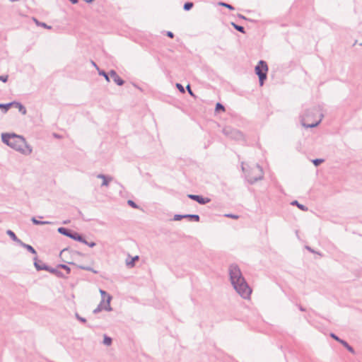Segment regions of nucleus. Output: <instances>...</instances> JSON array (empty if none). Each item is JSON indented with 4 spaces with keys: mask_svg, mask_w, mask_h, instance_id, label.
<instances>
[{
    "mask_svg": "<svg viewBox=\"0 0 362 362\" xmlns=\"http://www.w3.org/2000/svg\"><path fill=\"white\" fill-rule=\"evenodd\" d=\"M1 141L4 144L24 155L32 153V147L28 144L23 136L15 133H2Z\"/></svg>",
    "mask_w": 362,
    "mask_h": 362,
    "instance_id": "nucleus-1",
    "label": "nucleus"
},
{
    "mask_svg": "<svg viewBox=\"0 0 362 362\" xmlns=\"http://www.w3.org/2000/svg\"><path fill=\"white\" fill-rule=\"evenodd\" d=\"M232 285L235 290L244 298H248L252 289L247 284L245 278L242 276V273H229Z\"/></svg>",
    "mask_w": 362,
    "mask_h": 362,
    "instance_id": "nucleus-2",
    "label": "nucleus"
},
{
    "mask_svg": "<svg viewBox=\"0 0 362 362\" xmlns=\"http://www.w3.org/2000/svg\"><path fill=\"white\" fill-rule=\"evenodd\" d=\"M245 179L250 184L253 185L256 182L261 180L264 177L263 168L259 164H256L255 168L252 169V172L245 173Z\"/></svg>",
    "mask_w": 362,
    "mask_h": 362,
    "instance_id": "nucleus-3",
    "label": "nucleus"
},
{
    "mask_svg": "<svg viewBox=\"0 0 362 362\" xmlns=\"http://www.w3.org/2000/svg\"><path fill=\"white\" fill-rule=\"evenodd\" d=\"M268 69V65L264 60H259L255 68V72L259 78L260 86H262L267 80Z\"/></svg>",
    "mask_w": 362,
    "mask_h": 362,
    "instance_id": "nucleus-4",
    "label": "nucleus"
},
{
    "mask_svg": "<svg viewBox=\"0 0 362 362\" xmlns=\"http://www.w3.org/2000/svg\"><path fill=\"white\" fill-rule=\"evenodd\" d=\"M317 110L315 109L306 110L304 114L301 117L300 122L301 124L305 128H314L319 125L322 118L320 117L318 120H315L311 123L307 122L308 118L310 115L314 114Z\"/></svg>",
    "mask_w": 362,
    "mask_h": 362,
    "instance_id": "nucleus-5",
    "label": "nucleus"
},
{
    "mask_svg": "<svg viewBox=\"0 0 362 362\" xmlns=\"http://www.w3.org/2000/svg\"><path fill=\"white\" fill-rule=\"evenodd\" d=\"M112 297L110 295H107V300L104 299L100 303V304L97 306V308L93 310V313L97 314L100 313L101 310H105L107 311H111L112 307L110 306V300Z\"/></svg>",
    "mask_w": 362,
    "mask_h": 362,
    "instance_id": "nucleus-6",
    "label": "nucleus"
},
{
    "mask_svg": "<svg viewBox=\"0 0 362 362\" xmlns=\"http://www.w3.org/2000/svg\"><path fill=\"white\" fill-rule=\"evenodd\" d=\"M34 266L37 271L45 270L46 272H57L56 269H52V267L47 265L42 261L38 259L37 257H34Z\"/></svg>",
    "mask_w": 362,
    "mask_h": 362,
    "instance_id": "nucleus-7",
    "label": "nucleus"
},
{
    "mask_svg": "<svg viewBox=\"0 0 362 362\" xmlns=\"http://www.w3.org/2000/svg\"><path fill=\"white\" fill-rule=\"evenodd\" d=\"M223 133L226 136H230V137L239 140L243 138V134L239 130L231 129L230 127H226L223 129Z\"/></svg>",
    "mask_w": 362,
    "mask_h": 362,
    "instance_id": "nucleus-8",
    "label": "nucleus"
},
{
    "mask_svg": "<svg viewBox=\"0 0 362 362\" xmlns=\"http://www.w3.org/2000/svg\"><path fill=\"white\" fill-rule=\"evenodd\" d=\"M183 218L194 222H199L200 220V217L198 214H175L173 217L174 221H181Z\"/></svg>",
    "mask_w": 362,
    "mask_h": 362,
    "instance_id": "nucleus-9",
    "label": "nucleus"
},
{
    "mask_svg": "<svg viewBox=\"0 0 362 362\" xmlns=\"http://www.w3.org/2000/svg\"><path fill=\"white\" fill-rule=\"evenodd\" d=\"M187 197L194 202H197L199 204L204 205L211 202V199L209 197H203L200 194H187Z\"/></svg>",
    "mask_w": 362,
    "mask_h": 362,
    "instance_id": "nucleus-10",
    "label": "nucleus"
},
{
    "mask_svg": "<svg viewBox=\"0 0 362 362\" xmlns=\"http://www.w3.org/2000/svg\"><path fill=\"white\" fill-rule=\"evenodd\" d=\"M110 78H112V80L114 81V82L119 86H122L124 84L125 81L124 80H123L118 74L116 72V71H115L114 69H111L110 71Z\"/></svg>",
    "mask_w": 362,
    "mask_h": 362,
    "instance_id": "nucleus-11",
    "label": "nucleus"
},
{
    "mask_svg": "<svg viewBox=\"0 0 362 362\" xmlns=\"http://www.w3.org/2000/svg\"><path fill=\"white\" fill-rule=\"evenodd\" d=\"M330 336L332 338L334 339L336 341L341 344L349 352H351V354L355 353L354 348L351 346H350L346 341L339 339L336 334L333 333H332Z\"/></svg>",
    "mask_w": 362,
    "mask_h": 362,
    "instance_id": "nucleus-12",
    "label": "nucleus"
},
{
    "mask_svg": "<svg viewBox=\"0 0 362 362\" xmlns=\"http://www.w3.org/2000/svg\"><path fill=\"white\" fill-rule=\"evenodd\" d=\"M69 238L74 240L82 243H86V240L82 234L72 230L71 235Z\"/></svg>",
    "mask_w": 362,
    "mask_h": 362,
    "instance_id": "nucleus-13",
    "label": "nucleus"
},
{
    "mask_svg": "<svg viewBox=\"0 0 362 362\" xmlns=\"http://www.w3.org/2000/svg\"><path fill=\"white\" fill-rule=\"evenodd\" d=\"M139 257L138 255L132 257L129 255L125 260L126 265L128 268L132 269L135 266L136 262L139 261Z\"/></svg>",
    "mask_w": 362,
    "mask_h": 362,
    "instance_id": "nucleus-14",
    "label": "nucleus"
},
{
    "mask_svg": "<svg viewBox=\"0 0 362 362\" xmlns=\"http://www.w3.org/2000/svg\"><path fill=\"white\" fill-rule=\"evenodd\" d=\"M66 262L69 264L75 266L76 269L86 270L88 272H96L93 268H91L89 265H86V264H77L74 262Z\"/></svg>",
    "mask_w": 362,
    "mask_h": 362,
    "instance_id": "nucleus-15",
    "label": "nucleus"
},
{
    "mask_svg": "<svg viewBox=\"0 0 362 362\" xmlns=\"http://www.w3.org/2000/svg\"><path fill=\"white\" fill-rule=\"evenodd\" d=\"M97 177L103 180L101 187H107L110 182L112 180V177L104 174H98Z\"/></svg>",
    "mask_w": 362,
    "mask_h": 362,
    "instance_id": "nucleus-16",
    "label": "nucleus"
},
{
    "mask_svg": "<svg viewBox=\"0 0 362 362\" xmlns=\"http://www.w3.org/2000/svg\"><path fill=\"white\" fill-rule=\"evenodd\" d=\"M68 253L71 254L72 257L81 255V252H79L76 250H74L73 249H71V247H66V248L63 249L61 251L60 255L62 257H64Z\"/></svg>",
    "mask_w": 362,
    "mask_h": 362,
    "instance_id": "nucleus-17",
    "label": "nucleus"
},
{
    "mask_svg": "<svg viewBox=\"0 0 362 362\" xmlns=\"http://www.w3.org/2000/svg\"><path fill=\"white\" fill-rule=\"evenodd\" d=\"M12 107H15L22 115H25L27 112L25 107L20 102L12 101L11 102Z\"/></svg>",
    "mask_w": 362,
    "mask_h": 362,
    "instance_id": "nucleus-18",
    "label": "nucleus"
},
{
    "mask_svg": "<svg viewBox=\"0 0 362 362\" xmlns=\"http://www.w3.org/2000/svg\"><path fill=\"white\" fill-rule=\"evenodd\" d=\"M6 234L10 237V238H11L13 241H14V242L17 243L18 245H20V244L21 243L22 240H20V239L16 236V235L15 234V233H14L13 230H10V229L7 230H6Z\"/></svg>",
    "mask_w": 362,
    "mask_h": 362,
    "instance_id": "nucleus-19",
    "label": "nucleus"
},
{
    "mask_svg": "<svg viewBox=\"0 0 362 362\" xmlns=\"http://www.w3.org/2000/svg\"><path fill=\"white\" fill-rule=\"evenodd\" d=\"M57 231L59 233L69 238L72 230L65 227H59Z\"/></svg>",
    "mask_w": 362,
    "mask_h": 362,
    "instance_id": "nucleus-20",
    "label": "nucleus"
},
{
    "mask_svg": "<svg viewBox=\"0 0 362 362\" xmlns=\"http://www.w3.org/2000/svg\"><path fill=\"white\" fill-rule=\"evenodd\" d=\"M19 245L23 247V248H25L29 252L33 255H37L35 249L32 245L24 243L23 241Z\"/></svg>",
    "mask_w": 362,
    "mask_h": 362,
    "instance_id": "nucleus-21",
    "label": "nucleus"
},
{
    "mask_svg": "<svg viewBox=\"0 0 362 362\" xmlns=\"http://www.w3.org/2000/svg\"><path fill=\"white\" fill-rule=\"evenodd\" d=\"M291 205L297 206L300 210L303 211H307L308 210V208L306 206L299 203L297 200L292 201L291 202Z\"/></svg>",
    "mask_w": 362,
    "mask_h": 362,
    "instance_id": "nucleus-22",
    "label": "nucleus"
},
{
    "mask_svg": "<svg viewBox=\"0 0 362 362\" xmlns=\"http://www.w3.org/2000/svg\"><path fill=\"white\" fill-rule=\"evenodd\" d=\"M31 221L35 226L48 225V224H51L52 223V222L48 221H40V220H37L35 217H32Z\"/></svg>",
    "mask_w": 362,
    "mask_h": 362,
    "instance_id": "nucleus-23",
    "label": "nucleus"
},
{
    "mask_svg": "<svg viewBox=\"0 0 362 362\" xmlns=\"http://www.w3.org/2000/svg\"><path fill=\"white\" fill-rule=\"evenodd\" d=\"M52 269H56V270L57 272H59V269H63L66 272H71V268L67 264H58L56 265V267H52Z\"/></svg>",
    "mask_w": 362,
    "mask_h": 362,
    "instance_id": "nucleus-24",
    "label": "nucleus"
},
{
    "mask_svg": "<svg viewBox=\"0 0 362 362\" xmlns=\"http://www.w3.org/2000/svg\"><path fill=\"white\" fill-rule=\"evenodd\" d=\"M98 74L100 76H102L105 78V79L107 81V82H110V72L109 73H107L105 72V71L103 70V69H98Z\"/></svg>",
    "mask_w": 362,
    "mask_h": 362,
    "instance_id": "nucleus-25",
    "label": "nucleus"
},
{
    "mask_svg": "<svg viewBox=\"0 0 362 362\" xmlns=\"http://www.w3.org/2000/svg\"><path fill=\"white\" fill-rule=\"evenodd\" d=\"M11 107L12 104H11V102L8 103H0V110L4 112H8Z\"/></svg>",
    "mask_w": 362,
    "mask_h": 362,
    "instance_id": "nucleus-26",
    "label": "nucleus"
},
{
    "mask_svg": "<svg viewBox=\"0 0 362 362\" xmlns=\"http://www.w3.org/2000/svg\"><path fill=\"white\" fill-rule=\"evenodd\" d=\"M231 25L234 28V29H235L238 32H240L241 33H245V30L243 26L238 25L233 22L231 23Z\"/></svg>",
    "mask_w": 362,
    "mask_h": 362,
    "instance_id": "nucleus-27",
    "label": "nucleus"
},
{
    "mask_svg": "<svg viewBox=\"0 0 362 362\" xmlns=\"http://www.w3.org/2000/svg\"><path fill=\"white\" fill-rule=\"evenodd\" d=\"M33 21L35 22L36 25L38 26H41L46 29H51L52 27L50 25H47L45 23L40 22L37 18H33Z\"/></svg>",
    "mask_w": 362,
    "mask_h": 362,
    "instance_id": "nucleus-28",
    "label": "nucleus"
},
{
    "mask_svg": "<svg viewBox=\"0 0 362 362\" xmlns=\"http://www.w3.org/2000/svg\"><path fill=\"white\" fill-rule=\"evenodd\" d=\"M194 6V3L192 1H186L183 5V9L185 11H190Z\"/></svg>",
    "mask_w": 362,
    "mask_h": 362,
    "instance_id": "nucleus-29",
    "label": "nucleus"
},
{
    "mask_svg": "<svg viewBox=\"0 0 362 362\" xmlns=\"http://www.w3.org/2000/svg\"><path fill=\"white\" fill-rule=\"evenodd\" d=\"M225 110H226V109L223 104H221V103H217L216 104L215 112H225Z\"/></svg>",
    "mask_w": 362,
    "mask_h": 362,
    "instance_id": "nucleus-30",
    "label": "nucleus"
},
{
    "mask_svg": "<svg viewBox=\"0 0 362 362\" xmlns=\"http://www.w3.org/2000/svg\"><path fill=\"white\" fill-rule=\"evenodd\" d=\"M218 5L221 6L223 7L227 8L230 11L235 10V8L233 5L228 4L226 2L221 1L218 3Z\"/></svg>",
    "mask_w": 362,
    "mask_h": 362,
    "instance_id": "nucleus-31",
    "label": "nucleus"
},
{
    "mask_svg": "<svg viewBox=\"0 0 362 362\" xmlns=\"http://www.w3.org/2000/svg\"><path fill=\"white\" fill-rule=\"evenodd\" d=\"M228 272H241V270L238 264H232L230 265Z\"/></svg>",
    "mask_w": 362,
    "mask_h": 362,
    "instance_id": "nucleus-32",
    "label": "nucleus"
},
{
    "mask_svg": "<svg viewBox=\"0 0 362 362\" xmlns=\"http://www.w3.org/2000/svg\"><path fill=\"white\" fill-rule=\"evenodd\" d=\"M112 338L106 335L104 336L103 344L106 346H110L112 344Z\"/></svg>",
    "mask_w": 362,
    "mask_h": 362,
    "instance_id": "nucleus-33",
    "label": "nucleus"
},
{
    "mask_svg": "<svg viewBox=\"0 0 362 362\" xmlns=\"http://www.w3.org/2000/svg\"><path fill=\"white\" fill-rule=\"evenodd\" d=\"M324 161H325V160L322 158H315V159L312 160V163L316 167L319 166Z\"/></svg>",
    "mask_w": 362,
    "mask_h": 362,
    "instance_id": "nucleus-34",
    "label": "nucleus"
},
{
    "mask_svg": "<svg viewBox=\"0 0 362 362\" xmlns=\"http://www.w3.org/2000/svg\"><path fill=\"white\" fill-rule=\"evenodd\" d=\"M127 204H128L129 206L132 207L133 209H139V205H138L135 202H134V201H133V200H132V199H129V200L127 201Z\"/></svg>",
    "mask_w": 362,
    "mask_h": 362,
    "instance_id": "nucleus-35",
    "label": "nucleus"
},
{
    "mask_svg": "<svg viewBox=\"0 0 362 362\" xmlns=\"http://www.w3.org/2000/svg\"><path fill=\"white\" fill-rule=\"evenodd\" d=\"M176 88L178 89V90L180 93H185V88H184V86L181 83H176Z\"/></svg>",
    "mask_w": 362,
    "mask_h": 362,
    "instance_id": "nucleus-36",
    "label": "nucleus"
},
{
    "mask_svg": "<svg viewBox=\"0 0 362 362\" xmlns=\"http://www.w3.org/2000/svg\"><path fill=\"white\" fill-rule=\"evenodd\" d=\"M224 216L228 217V218H233V219H238L239 218L238 215L233 214H226L224 215Z\"/></svg>",
    "mask_w": 362,
    "mask_h": 362,
    "instance_id": "nucleus-37",
    "label": "nucleus"
},
{
    "mask_svg": "<svg viewBox=\"0 0 362 362\" xmlns=\"http://www.w3.org/2000/svg\"><path fill=\"white\" fill-rule=\"evenodd\" d=\"M186 89H187V90L188 93H189L190 95H192V96H193V97H195V95H194V94L193 91L192 90V88H191V86H190V85H189V84H188V85L186 86Z\"/></svg>",
    "mask_w": 362,
    "mask_h": 362,
    "instance_id": "nucleus-38",
    "label": "nucleus"
},
{
    "mask_svg": "<svg viewBox=\"0 0 362 362\" xmlns=\"http://www.w3.org/2000/svg\"><path fill=\"white\" fill-rule=\"evenodd\" d=\"M77 320H78L80 322L85 323L86 322V318L81 317L77 313L75 315Z\"/></svg>",
    "mask_w": 362,
    "mask_h": 362,
    "instance_id": "nucleus-39",
    "label": "nucleus"
},
{
    "mask_svg": "<svg viewBox=\"0 0 362 362\" xmlns=\"http://www.w3.org/2000/svg\"><path fill=\"white\" fill-rule=\"evenodd\" d=\"M8 79V75L0 76V81H3L4 83L7 82Z\"/></svg>",
    "mask_w": 362,
    "mask_h": 362,
    "instance_id": "nucleus-40",
    "label": "nucleus"
},
{
    "mask_svg": "<svg viewBox=\"0 0 362 362\" xmlns=\"http://www.w3.org/2000/svg\"><path fill=\"white\" fill-rule=\"evenodd\" d=\"M85 245H87L88 247H93L94 246L96 245V243L93 241H91V242H88L86 240V243H84Z\"/></svg>",
    "mask_w": 362,
    "mask_h": 362,
    "instance_id": "nucleus-41",
    "label": "nucleus"
},
{
    "mask_svg": "<svg viewBox=\"0 0 362 362\" xmlns=\"http://www.w3.org/2000/svg\"><path fill=\"white\" fill-rule=\"evenodd\" d=\"M165 35L166 36H168L169 38H173L175 35L173 32L171 31H166L165 32Z\"/></svg>",
    "mask_w": 362,
    "mask_h": 362,
    "instance_id": "nucleus-42",
    "label": "nucleus"
},
{
    "mask_svg": "<svg viewBox=\"0 0 362 362\" xmlns=\"http://www.w3.org/2000/svg\"><path fill=\"white\" fill-rule=\"evenodd\" d=\"M238 18H239L240 19H243V20H245V21H252L250 19L246 18L245 16L240 14V13H238L237 15Z\"/></svg>",
    "mask_w": 362,
    "mask_h": 362,
    "instance_id": "nucleus-43",
    "label": "nucleus"
},
{
    "mask_svg": "<svg viewBox=\"0 0 362 362\" xmlns=\"http://www.w3.org/2000/svg\"><path fill=\"white\" fill-rule=\"evenodd\" d=\"M100 294H101L103 298H104L105 296H107V293L105 291L102 290V289H100Z\"/></svg>",
    "mask_w": 362,
    "mask_h": 362,
    "instance_id": "nucleus-44",
    "label": "nucleus"
},
{
    "mask_svg": "<svg viewBox=\"0 0 362 362\" xmlns=\"http://www.w3.org/2000/svg\"><path fill=\"white\" fill-rule=\"evenodd\" d=\"M56 274H57V276H59V277H62V278H65V277H66V276L64 275V273H62V272H60V273H56Z\"/></svg>",
    "mask_w": 362,
    "mask_h": 362,
    "instance_id": "nucleus-45",
    "label": "nucleus"
},
{
    "mask_svg": "<svg viewBox=\"0 0 362 362\" xmlns=\"http://www.w3.org/2000/svg\"><path fill=\"white\" fill-rule=\"evenodd\" d=\"M91 63H92L93 66H94L96 68L97 70L100 69L95 62L91 61Z\"/></svg>",
    "mask_w": 362,
    "mask_h": 362,
    "instance_id": "nucleus-46",
    "label": "nucleus"
},
{
    "mask_svg": "<svg viewBox=\"0 0 362 362\" xmlns=\"http://www.w3.org/2000/svg\"><path fill=\"white\" fill-rule=\"evenodd\" d=\"M305 248L308 250L310 251L311 252H313V253L315 252V251L310 246H305Z\"/></svg>",
    "mask_w": 362,
    "mask_h": 362,
    "instance_id": "nucleus-47",
    "label": "nucleus"
},
{
    "mask_svg": "<svg viewBox=\"0 0 362 362\" xmlns=\"http://www.w3.org/2000/svg\"><path fill=\"white\" fill-rule=\"evenodd\" d=\"M72 4H78V0H69Z\"/></svg>",
    "mask_w": 362,
    "mask_h": 362,
    "instance_id": "nucleus-48",
    "label": "nucleus"
},
{
    "mask_svg": "<svg viewBox=\"0 0 362 362\" xmlns=\"http://www.w3.org/2000/svg\"><path fill=\"white\" fill-rule=\"evenodd\" d=\"M298 308H299L300 311H305V309L303 306H301V305H298Z\"/></svg>",
    "mask_w": 362,
    "mask_h": 362,
    "instance_id": "nucleus-49",
    "label": "nucleus"
},
{
    "mask_svg": "<svg viewBox=\"0 0 362 362\" xmlns=\"http://www.w3.org/2000/svg\"><path fill=\"white\" fill-rule=\"evenodd\" d=\"M83 1H86V3L90 4L93 1H94L95 0H83Z\"/></svg>",
    "mask_w": 362,
    "mask_h": 362,
    "instance_id": "nucleus-50",
    "label": "nucleus"
},
{
    "mask_svg": "<svg viewBox=\"0 0 362 362\" xmlns=\"http://www.w3.org/2000/svg\"><path fill=\"white\" fill-rule=\"evenodd\" d=\"M69 222H70V221H69V220H68V221H64L63 222V223H64V224H68Z\"/></svg>",
    "mask_w": 362,
    "mask_h": 362,
    "instance_id": "nucleus-51",
    "label": "nucleus"
},
{
    "mask_svg": "<svg viewBox=\"0 0 362 362\" xmlns=\"http://www.w3.org/2000/svg\"><path fill=\"white\" fill-rule=\"evenodd\" d=\"M54 136L55 137H57V138H59V136L58 134H54Z\"/></svg>",
    "mask_w": 362,
    "mask_h": 362,
    "instance_id": "nucleus-52",
    "label": "nucleus"
},
{
    "mask_svg": "<svg viewBox=\"0 0 362 362\" xmlns=\"http://www.w3.org/2000/svg\"><path fill=\"white\" fill-rule=\"evenodd\" d=\"M242 170H243V172H245V169L243 165H242Z\"/></svg>",
    "mask_w": 362,
    "mask_h": 362,
    "instance_id": "nucleus-53",
    "label": "nucleus"
},
{
    "mask_svg": "<svg viewBox=\"0 0 362 362\" xmlns=\"http://www.w3.org/2000/svg\"><path fill=\"white\" fill-rule=\"evenodd\" d=\"M361 45H362V43L361 44Z\"/></svg>",
    "mask_w": 362,
    "mask_h": 362,
    "instance_id": "nucleus-54",
    "label": "nucleus"
}]
</instances>
